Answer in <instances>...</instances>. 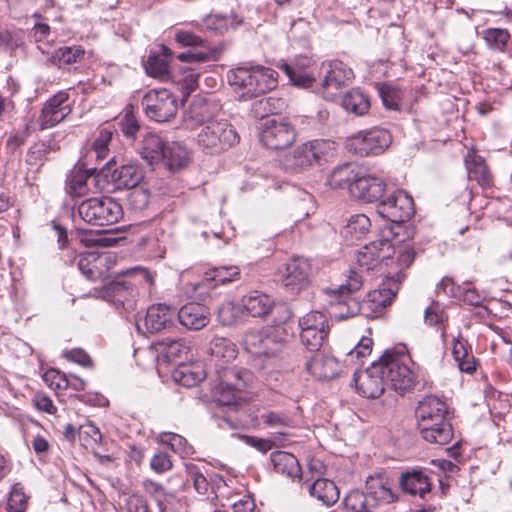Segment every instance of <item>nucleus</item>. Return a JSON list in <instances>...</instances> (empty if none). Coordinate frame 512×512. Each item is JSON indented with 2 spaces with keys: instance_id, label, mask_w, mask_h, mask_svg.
<instances>
[{
  "instance_id": "1",
  "label": "nucleus",
  "mask_w": 512,
  "mask_h": 512,
  "mask_svg": "<svg viewBox=\"0 0 512 512\" xmlns=\"http://www.w3.org/2000/svg\"><path fill=\"white\" fill-rule=\"evenodd\" d=\"M395 234L390 228L383 238L366 244L358 251L357 264L361 271H378L394 283L402 281L403 271L414 261L415 250L410 240L398 244L392 242L389 235Z\"/></svg>"
},
{
  "instance_id": "2",
  "label": "nucleus",
  "mask_w": 512,
  "mask_h": 512,
  "mask_svg": "<svg viewBox=\"0 0 512 512\" xmlns=\"http://www.w3.org/2000/svg\"><path fill=\"white\" fill-rule=\"evenodd\" d=\"M291 334L285 322L249 330L243 337L245 349L255 357L275 359L288 348Z\"/></svg>"
},
{
  "instance_id": "3",
  "label": "nucleus",
  "mask_w": 512,
  "mask_h": 512,
  "mask_svg": "<svg viewBox=\"0 0 512 512\" xmlns=\"http://www.w3.org/2000/svg\"><path fill=\"white\" fill-rule=\"evenodd\" d=\"M227 78L241 100L258 97L277 85L276 72L263 66L237 67Z\"/></svg>"
},
{
  "instance_id": "4",
  "label": "nucleus",
  "mask_w": 512,
  "mask_h": 512,
  "mask_svg": "<svg viewBox=\"0 0 512 512\" xmlns=\"http://www.w3.org/2000/svg\"><path fill=\"white\" fill-rule=\"evenodd\" d=\"M363 283V276L359 272L351 270L350 274L346 276L345 283L331 285L323 289V293L329 298L327 310L329 316L342 320L359 314L363 306L350 295L360 290Z\"/></svg>"
},
{
  "instance_id": "5",
  "label": "nucleus",
  "mask_w": 512,
  "mask_h": 512,
  "mask_svg": "<svg viewBox=\"0 0 512 512\" xmlns=\"http://www.w3.org/2000/svg\"><path fill=\"white\" fill-rule=\"evenodd\" d=\"M239 275L237 266H220L198 275L193 271H184L180 281L188 297L205 301L210 290L218 284H227L238 279Z\"/></svg>"
},
{
  "instance_id": "6",
  "label": "nucleus",
  "mask_w": 512,
  "mask_h": 512,
  "mask_svg": "<svg viewBox=\"0 0 512 512\" xmlns=\"http://www.w3.org/2000/svg\"><path fill=\"white\" fill-rule=\"evenodd\" d=\"M379 363L383 364V376L390 384L391 388L403 394L410 390L415 384V372L409 366L411 360L408 356L386 351L381 358Z\"/></svg>"
},
{
  "instance_id": "7",
  "label": "nucleus",
  "mask_w": 512,
  "mask_h": 512,
  "mask_svg": "<svg viewBox=\"0 0 512 512\" xmlns=\"http://www.w3.org/2000/svg\"><path fill=\"white\" fill-rule=\"evenodd\" d=\"M79 216L92 225H110L123 217L122 206L111 197H95L84 200L78 206Z\"/></svg>"
},
{
  "instance_id": "8",
  "label": "nucleus",
  "mask_w": 512,
  "mask_h": 512,
  "mask_svg": "<svg viewBox=\"0 0 512 512\" xmlns=\"http://www.w3.org/2000/svg\"><path fill=\"white\" fill-rule=\"evenodd\" d=\"M236 130L226 120L209 121L197 135L198 145L208 153H218L236 144Z\"/></svg>"
},
{
  "instance_id": "9",
  "label": "nucleus",
  "mask_w": 512,
  "mask_h": 512,
  "mask_svg": "<svg viewBox=\"0 0 512 512\" xmlns=\"http://www.w3.org/2000/svg\"><path fill=\"white\" fill-rule=\"evenodd\" d=\"M250 371L242 368H223L219 373V383L215 397L220 405L230 406L240 400L241 392L252 381Z\"/></svg>"
},
{
  "instance_id": "10",
  "label": "nucleus",
  "mask_w": 512,
  "mask_h": 512,
  "mask_svg": "<svg viewBox=\"0 0 512 512\" xmlns=\"http://www.w3.org/2000/svg\"><path fill=\"white\" fill-rule=\"evenodd\" d=\"M392 143V136L388 130L373 128L361 131L347 138L346 149L360 157L379 155Z\"/></svg>"
},
{
  "instance_id": "11",
  "label": "nucleus",
  "mask_w": 512,
  "mask_h": 512,
  "mask_svg": "<svg viewBox=\"0 0 512 512\" xmlns=\"http://www.w3.org/2000/svg\"><path fill=\"white\" fill-rule=\"evenodd\" d=\"M318 73L320 83L316 91L327 99L348 86L354 79L353 70L340 60L322 62Z\"/></svg>"
},
{
  "instance_id": "12",
  "label": "nucleus",
  "mask_w": 512,
  "mask_h": 512,
  "mask_svg": "<svg viewBox=\"0 0 512 512\" xmlns=\"http://www.w3.org/2000/svg\"><path fill=\"white\" fill-rule=\"evenodd\" d=\"M300 339L310 351H318L329 333L328 317L321 311H311L299 320Z\"/></svg>"
},
{
  "instance_id": "13",
  "label": "nucleus",
  "mask_w": 512,
  "mask_h": 512,
  "mask_svg": "<svg viewBox=\"0 0 512 512\" xmlns=\"http://www.w3.org/2000/svg\"><path fill=\"white\" fill-rule=\"evenodd\" d=\"M141 104L146 115L156 122L169 121L176 115L178 108L176 98L167 89L148 91Z\"/></svg>"
},
{
  "instance_id": "14",
  "label": "nucleus",
  "mask_w": 512,
  "mask_h": 512,
  "mask_svg": "<svg viewBox=\"0 0 512 512\" xmlns=\"http://www.w3.org/2000/svg\"><path fill=\"white\" fill-rule=\"evenodd\" d=\"M377 213L391 223H403L414 214L413 199L403 190L393 191L379 202Z\"/></svg>"
},
{
  "instance_id": "15",
  "label": "nucleus",
  "mask_w": 512,
  "mask_h": 512,
  "mask_svg": "<svg viewBox=\"0 0 512 512\" xmlns=\"http://www.w3.org/2000/svg\"><path fill=\"white\" fill-rule=\"evenodd\" d=\"M295 140L291 125L281 118L266 119L260 132V141L269 149L281 150L289 147Z\"/></svg>"
},
{
  "instance_id": "16",
  "label": "nucleus",
  "mask_w": 512,
  "mask_h": 512,
  "mask_svg": "<svg viewBox=\"0 0 512 512\" xmlns=\"http://www.w3.org/2000/svg\"><path fill=\"white\" fill-rule=\"evenodd\" d=\"M355 389L359 395L368 399L380 397L384 392L385 379L383 364L373 362L365 370L356 371L353 376Z\"/></svg>"
},
{
  "instance_id": "17",
  "label": "nucleus",
  "mask_w": 512,
  "mask_h": 512,
  "mask_svg": "<svg viewBox=\"0 0 512 512\" xmlns=\"http://www.w3.org/2000/svg\"><path fill=\"white\" fill-rule=\"evenodd\" d=\"M94 296L121 306L129 312L136 309L138 291L131 281H114L109 282L99 291L95 289Z\"/></svg>"
},
{
  "instance_id": "18",
  "label": "nucleus",
  "mask_w": 512,
  "mask_h": 512,
  "mask_svg": "<svg viewBox=\"0 0 512 512\" xmlns=\"http://www.w3.org/2000/svg\"><path fill=\"white\" fill-rule=\"evenodd\" d=\"M71 104L67 92L60 91L49 98L41 109L39 128L45 130L52 128L63 121L71 113Z\"/></svg>"
},
{
  "instance_id": "19",
  "label": "nucleus",
  "mask_w": 512,
  "mask_h": 512,
  "mask_svg": "<svg viewBox=\"0 0 512 512\" xmlns=\"http://www.w3.org/2000/svg\"><path fill=\"white\" fill-rule=\"evenodd\" d=\"M386 188L385 182L374 175L356 174L349 184V192L359 200L372 203L381 199Z\"/></svg>"
},
{
  "instance_id": "20",
  "label": "nucleus",
  "mask_w": 512,
  "mask_h": 512,
  "mask_svg": "<svg viewBox=\"0 0 512 512\" xmlns=\"http://www.w3.org/2000/svg\"><path fill=\"white\" fill-rule=\"evenodd\" d=\"M113 264L112 255L91 251L81 255L78 268L90 280L105 279Z\"/></svg>"
},
{
  "instance_id": "21",
  "label": "nucleus",
  "mask_w": 512,
  "mask_h": 512,
  "mask_svg": "<svg viewBox=\"0 0 512 512\" xmlns=\"http://www.w3.org/2000/svg\"><path fill=\"white\" fill-rule=\"evenodd\" d=\"M311 265L308 259L295 257L286 264L283 274V284L292 291H299L309 283Z\"/></svg>"
},
{
  "instance_id": "22",
  "label": "nucleus",
  "mask_w": 512,
  "mask_h": 512,
  "mask_svg": "<svg viewBox=\"0 0 512 512\" xmlns=\"http://www.w3.org/2000/svg\"><path fill=\"white\" fill-rule=\"evenodd\" d=\"M176 312L165 304L151 305L144 317V327L149 333L169 330L174 326Z\"/></svg>"
},
{
  "instance_id": "23",
  "label": "nucleus",
  "mask_w": 512,
  "mask_h": 512,
  "mask_svg": "<svg viewBox=\"0 0 512 512\" xmlns=\"http://www.w3.org/2000/svg\"><path fill=\"white\" fill-rule=\"evenodd\" d=\"M447 407L437 396L429 395L420 401L416 415L418 418V426H425V423H434L445 421Z\"/></svg>"
},
{
  "instance_id": "24",
  "label": "nucleus",
  "mask_w": 512,
  "mask_h": 512,
  "mask_svg": "<svg viewBox=\"0 0 512 512\" xmlns=\"http://www.w3.org/2000/svg\"><path fill=\"white\" fill-rule=\"evenodd\" d=\"M173 56V52L170 48L165 45H159V50L151 52L145 63L146 73L159 79L166 81L170 79V60Z\"/></svg>"
},
{
  "instance_id": "25",
  "label": "nucleus",
  "mask_w": 512,
  "mask_h": 512,
  "mask_svg": "<svg viewBox=\"0 0 512 512\" xmlns=\"http://www.w3.org/2000/svg\"><path fill=\"white\" fill-rule=\"evenodd\" d=\"M306 371L317 380H329L339 373V363L323 353L314 354L305 364Z\"/></svg>"
},
{
  "instance_id": "26",
  "label": "nucleus",
  "mask_w": 512,
  "mask_h": 512,
  "mask_svg": "<svg viewBox=\"0 0 512 512\" xmlns=\"http://www.w3.org/2000/svg\"><path fill=\"white\" fill-rule=\"evenodd\" d=\"M179 322L190 330H200L210 321V312L199 303H187L178 311Z\"/></svg>"
},
{
  "instance_id": "27",
  "label": "nucleus",
  "mask_w": 512,
  "mask_h": 512,
  "mask_svg": "<svg viewBox=\"0 0 512 512\" xmlns=\"http://www.w3.org/2000/svg\"><path fill=\"white\" fill-rule=\"evenodd\" d=\"M215 106L203 98L194 99L184 115V123L189 129L203 127L212 120Z\"/></svg>"
},
{
  "instance_id": "28",
  "label": "nucleus",
  "mask_w": 512,
  "mask_h": 512,
  "mask_svg": "<svg viewBox=\"0 0 512 512\" xmlns=\"http://www.w3.org/2000/svg\"><path fill=\"white\" fill-rule=\"evenodd\" d=\"M168 143L159 134L147 131L142 136L139 147L140 155L148 164H157L163 159V153L166 151Z\"/></svg>"
},
{
  "instance_id": "29",
  "label": "nucleus",
  "mask_w": 512,
  "mask_h": 512,
  "mask_svg": "<svg viewBox=\"0 0 512 512\" xmlns=\"http://www.w3.org/2000/svg\"><path fill=\"white\" fill-rule=\"evenodd\" d=\"M142 487L145 493L155 501L159 512L174 511L177 497L161 483L147 478L142 481Z\"/></svg>"
},
{
  "instance_id": "30",
  "label": "nucleus",
  "mask_w": 512,
  "mask_h": 512,
  "mask_svg": "<svg viewBox=\"0 0 512 512\" xmlns=\"http://www.w3.org/2000/svg\"><path fill=\"white\" fill-rule=\"evenodd\" d=\"M241 305L252 317H264L274 307V300L268 294L254 290L242 297Z\"/></svg>"
},
{
  "instance_id": "31",
  "label": "nucleus",
  "mask_w": 512,
  "mask_h": 512,
  "mask_svg": "<svg viewBox=\"0 0 512 512\" xmlns=\"http://www.w3.org/2000/svg\"><path fill=\"white\" fill-rule=\"evenodd\" d=\"M205 377L206 370L202 362L182 363L172 373L173 380L184 387H194Z\"/></svg>"
},
{
  "instance_id": "32",
  "label": "nucleus",
  "mask_w": 512,
  "mask_h": 512,
  "mask_svg": "<svg viewBox=\"0 0 512 512\" xmlns=\"http://www.w3.org/2000/svg\"><path fill=\"white\" fill-rule=\"evenodd\" d=\"M143 178V170L136 163L121 165L112 173V180L118 188H136L142 182Z\"/></svg>"
},
{
  "instance_id": "33",
  "label": "nucleus",
  "mask_w": 512,
  "mask_h": 512,
  "mask_svg": "<svg viewBox=\"0 0 512 512\" xmlns=\"http://www.w3.org/2000/svg\"><path fill=\"white\" fill-rule=\"evenodd\" d=\"M425 424V426H419V429L426 441L439 445H445L451 441L453 430L447 420Z\"/></svg>"
},
{
  "instance_id": "34",
  "label": "nucleus",
  "mask_w": 512,
  "mask_h": 512,
  "mask_svg": "<svg viewBox=\"0 0 512 512\" xmlns=\"http://www.w3.org/2000/svg\"><path fill=\"white\" fill-rule=\"evenodd\" d=\"M367 497L369 501L391 503L395 496L391 490L390 482L383 477H369L366 482Z\"/></svg>"
},
{
  "instance_id": "35",
  "label": "nucleus",
  "mask_w": 512,
  "mask_h": 512,
  "mask_svg": "<svg viewBox=\"0 0 512 512\" xmlns=\"http://www.w3.org/2000/svg\"><path fill=\"white\" fill-rule=\"evenodd\" d=\"M400 483L405 492L414 496L419 495L421 498H424L431 488L427 475L418 470L402 474Z\"/></svg>"
},
{
  "instance_id": "36",
  "label": "nucleus",
  "mask_w": 512,
  "mask_h": 512,
  "mask_svg": "<svg viewBox=\"0 0 512 512\" xmlns=\"http://www.w3.org/2000/svg\"><path fill=\"white\" fill-rule=\"evenodd\" d=\"M271 462L276 472L295 479L301 476V467L297 458L288 452L275 451L271 454Z\"/></svg>"
},
{
  "instance_id": "37",
  "label": "nucleus",
  "mask_w": 512,
  "mask_h": 512,
  "mask_svg": "<svg viewBox=\"0 0 512 512\" xmlns=\"http://www.w3.org/2000/svg\"><path fill=\"white\" fill-rule=\"evenodd\" d=\"M312 497H315L326 506H331L337 502L340 492L335 483L326 478L315 480L309 487Z\"/></svg>"
},
{
  "instance_id": "38",
  "label": "nucleus",
  "mask_w": 512,
  "mask_h": 512,
  "mask_svg": "<svg viewBox=\"0 0 512 512\" xmlns=\"http://www.w3.org/2000/svg\"><path fill=\"white\" fill-rule=\"evenodd\" d=\"M371 221L365 214L352 215L342 228L341 234L348 243L362 239L369 231Z\"/></svg>"
},
{
  "instance_id": "39",
  "label": "nucleus",
  "mask_w": 512,
  "mask_h": 512,
  "mask_svg": "<svg viewBox=\"0 0 512 512\" xmlns=\"http://www.w3.org/2000/svg\"><path fill=\"white\" fill-rule=\"evenodd\" d=\"M465 165L471 179L476 180L483 187L491 185V174L481 156L475 152H469L465 157Z\"/></svg>"
},
{
  "instance_id": "40",
  "label": "nucleus",
  "mask_w": 512,
  "mask_h": 512,
  "mask_svg": "<svg viewBox=\"0 0 512 512\" xmlns=\"http://www.w3.org/2000/svg\"><path fill=\"white\" fill-rule=\"evenodd\" d=\"M279 68L287 75L293 85L300 88H310L316 82L314 74L299 63L281 62Z\"/></svg>"
},
{
  "instance_id": "41",
  "label": "nucleus",
  "mask_w": 512,
  "mask_h": 512,
  "mask_svg": "<svg viewBox=\"0 0 512 512\" xmlns=\"http://www.w3.org/2000/svg\"><path fill=\"white\" fill-rule=\"evenodd\" d=\"M188 161L187 148L179 142H169L160 162H163L170 171H175L185 167Z\"/></svg>"
},
{
  "instance_id": "42",
  "label": "nucleus",
  "mask_w": 512,
  "mask_h": 512,
  "mask_svg": "<svg viewBox=\"0 0 512 512\" xmlns=\"http://www.w3.org/2000/svg\"><path fill=\"white\" fill-rule=\"evenodd\" d=\"M395 295V290L384 284V287L370 291L364 303L361 305L363 307L366 306L372 313L379 314L384 308L391 304Z\"/></svg>"
},
{
  "instance_id": "43",
  "label": "nucleus",
  "mask_w": 512,
  "mask_h": 512,
  "mask_svg": "<svg viewBox=\"0 0 512 512\" xmlns=\"http://www.w3.org/2000/svg\"><path fill=\"white\" fill-rule=\"evenodd\" d=\"M237 353L236 345L228 338L215 337L210 343L211 356L223 364L233 361Z\"/></svg>"
},
{
  "instance_id": "44",
  "label": "nucleus",
  "mask_w": 512,
  "mask_h": 512,
  "mask_svg": "<svg viewBox=\"0 0 512 512\" xmlns=\"http://www.w3.org/2000/svg\"><path fill=\"white\" fill-rule=\"evenodd\" d=\"M373 506L364 492L353 490L345 496L342 507L332 512H369Z\"/></svg>"
},
{
  "instance_id": "45",
  "label": "nucleus",
  "mask_w": 512,
  "mask_h": 512,
  "mask_svg": "<svg viewBox=\"0 0 512 512\" xmlns=\"http://www.w3.org/2000/svg\"><path fill=\"white\" fill-rule=\"evenodd\" d=\"M188 349L185 341L180 338H165L157 343V351L169 362L182 358V356L187 353Z\"/></svg>"
},
{
  "instance_id": "46",
  "label": "nucleus",
  "mask_w": 512,
  "mask_h": 512,
  "mask_svg": "<svg viewBox=\"0 0 512 512\" xmlns=\"http://www.w3.org/2000/svg\"><path fill=\"white\" fill-rule=\"evenodd\" d=\"M342 106L346 111L356 115H363L369 110L370 101L362 91L352 89L344 95Z\"/></svg>"
},
{
  "instance_id": "47",
  "label": "nucleus",
  "mask_w": 512,
  "mask_h": 512,
  "mask_svg": "<svg viewBox=\"0 0 512 512\" xmlns=\"http://www.w3.org/2000/svg\"><path fill=\"white\" fill-rule=\"evenodd\" d=\"M91 175L88 171L75 170L67 178V192L72 197H81L89 192Z\"/></svg>"
},
{
  "instance_id": "48",
  "label": "nucleus",
  "mask_w": 512,
  "mask_h": 512,
  "mask_svg": "<svg viewBox=\"0 0 512 512\" xmlns=\"http://www.w3.org/2000/svg\"><path fill=\"white\" fill-rule=\"evenodd\" d=\"M356 174L350 165H343L335 168L328 175L326 184L332 189L349 188V184L354 180Z\"/></svg>"
},
{
  "instance_id": "49",
  "label": "nucleus",
  "mask_w": 512,
  "mask_h": 512,
  "mask_svg": "<svg viewBox=\"0 0 512 512\" xmlns=\"http://www.w3.org/2000/svg\"><path fill=\"white\" fill-rule=\"evenodd\" d=\"M424 320L430 326L441 327V337L445 341L446 329L445 323L448 320V316L443 306L436 301H433L426 309L424 313Z\"/></svg>"
},
{
  "instance_id": "50",
  "label": "nucleus",
  "mask_w": 512,
  "mask_h": 512,
  "mask_svg": "<svg viewBox=\"0 0 512 512\" xmlns=\"http://www.w3.org/2000/svg\"><path fill=\"white\" fill-rule=\"evenodd\" d=\"M84 56V49L81 46H64L58 48L51 57L54 64L69 65L79 62Z\"/></svg>"
},
{
  "instance_id": "51",
  "label": "nucleus",
  "mask_w": 512,
  "mask_h": 512,
  "mask_svg": "<svg viewBox=\"0 0 512 512\" xmlns=\"http://www.w3.org/2000/svg\"><path fill=\"white\" fill-rule=\"evenodd\" d=\"M160 441L168 445L173 452L179 454L181 457H187L194 452L193 447L188 444L187 440L176 433L163 432L160 434Z\"/></svg>"
},
{
  "instance_id": "52",
  "label": "nucleus",
  "mask_w": 512,
  "mask_h": 512,
  "mask_svg": "<svg viewBox=\"0 0 512 512\" xmlns=\"http://www.w3.org/2000/svg\"><path fill=\"white\" fill-rule=\"evenodd\" d=\"M243 311L242 306H237L232 301H225L218 308V320L226 326L236 324L242 319Z\"/></svg>"
},
{
  "instance_id": "53",
  "label": "nucleus",
  "mask_w": 512,
  "mask_h": 512,
  "mask_svg": "<svg viewBox=\"0 0 512 512\" xmlns=\"http://www.w3.org/2000/svg\"><path fill=\"white\" fill-rule=\"evenodd\" d=\"M483 37L490 48L503 51L508 43L510 34L506 29L488 28L483 31Z\"/></svg>"
},
{
  "instance_id": "54",
  "label": "nucleus",
  "mask_w": 512,
  "mask_h": 512,
  "mask_svg": "<svg viewBox=\"0 0 512 512\" xmlns=\"http://www.w3.org/2000/svg\"><path fill=\"white\" fill-rule=\"evenodd\" d=\"M288 162L298 168H306L316 163L309 142L297 146Z\"/></svg>"
},
{
  "instance_id": "55",
  "label": "nucleus",
  "mask_w": 512,
  "mask_h": 512,
  "mask_svg": "<svg viewBox=\"0 0 512 512\" xmlns=\"http://www.w3.org/2000/svg\"><path fill=\"white\" fill-rule=\"evenodd\" d=\"M185 468L188 474V481H192L196 492L200 495H206L210 490V480L192 463L185 464Z\"/></svg>"
},
{
  "instance_id": "56",
  "label": "nucleus",
  "mask_w": 512,
  "mask_h": 512,
  "mask_svg": "<svg viewBox=\"0 0 512 512\" xmlns=\"http://www.w3.org/2000/svg\"><path fill=\"white\" fill-rule=\"evenodd\" d=\"M309 144L316 163L328 161L334 154L335 144L330 140H313Z\"/></svg>"
},
{
  "instance_id": "57",
  "label": "nucleus",
  "mask_w": 512,
  "mask_h": 512,
  "mask_svg": "<svg viewBox=\"0 0 512 512\" xmlns=\"http://www.w3.org/2000/svg\"><path fill=\"white\" fill-rule=\"evenodd\" d=\"M285 106L282 99L268 97L253 104V111L257 116L264 117L265 114H277Z\"/></svg>"
},
{
  "instance_id": "58",
  "label": "nucleus",
  "mask_w": 512,
  "mask_h": 512,
  "mask_svg": "<svg viewBox=\"0 0 512 512\" xmlns=\"http://www.w3.org/2000/svg\"><path fill=\"white\" fill-rule=\"evenodd\" d=\"M27 500L28 497L24 493L23 487L19 483L14 484L7 502L8 512H25Z\"/></svg>"
},
{
  "instance_id": "59",
  "label": "nucleus",
  "mask_w": 512,
  "mask_h": 512,
  "mask_svg": "<svg viewBox=\"0 0 512 512\" xmlns=\"http://www.w3.org/2000/svg\"><path fill=\"white\" fill-rule=\"evenodd\" d=\"M377 90L384 106L388 109H397L401 99V92L388 84H378Z\"/></svg>"
},
{
  "instance_id": "60",
  "label": "nucleus",
  "mask_w": 512,
  "mask_h": 512,
  "mask_svg": "<svg viewBox=\"0 0 512 512\" xmlns=\"http://www.w3.org/2000/svg\"><path fill=\"white\" fill-rule=\"evenodd\" d=\"M113 131L108 128H103L99 131L97 138L93 143V151L98 160H104L109 153V143L112 140Z\"/></svg>"
},
{
  "instance_id": "61",
  "label": "nucleus",
  "mask_w": 512,
  "mask_h": 512,
  "mask_svg": "<svg viewBox=\"0 0 512 512\" xmlns=\"http://www.w3.org/2000/svg\"><path fill=\"white\" fill-rule=\"evenodd\" d=\"M48 145L44 142H38L32 145L26 155V163L32 167L41 166L46 160Z\"/></svg>"
},
{
  "instance_id": "62",
  "label": "nucleus",
  "mask_w": 512,
  "mask_h": 512,
  "mask_svg": "<svg viewBox=\"0 0 512 512\" xmlns=\"http://www.w3.org/2000/svg\"><path fill=\"white\" fill-rule=\"evenodd\" d=\"M45 383L54 390L68 388V376L55 369H49L43 374Z\"/></svg>"
},
{
  "instance_id": "63",
  "label": "nucleus",
  "mask_w": 512,
  "mask_h": 512,
  "mask_svg": "<svg viewBox=\"0 0 512 512\" xmlns=\"http://www.w3.org/2000/svg\"><path fill=\"white\" fill-rule=\"evenodd\" d=\"M175 41L183 47H205V40L193 32L183 29L175 32Z\"/></svg>"
},
{
  "instance_id": "64",
  "label": "nucleus",
  "mask_w": 512,
  "mask_h": 512,
  "mask_svg": "<svg viewBox=\"0 0 512 512\" xmlns=\"http://www.w3.org/2000/svg\"><path fill=\"white\" fill-rule=\"evenodd\" d=\"M172 467L173 463L171 461V458L165 452L155 453L150 460V468L158 474L165 473L171 470Z\"/></svg>"
}]
</instances>
